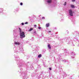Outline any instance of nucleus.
I'll return each instance as SVG.
<instances>
[{
    "instance_id": "f257e3e1",
    "label": "nucleus",
    "mask_w": 79,
    "mask_h": 79,
    "mask_svg": "<svg viewBox=\"0 0 79 79\" xmlns=\"http://www.w3.org/2000/svg\"><path fill=\"white\" fill-rule=\"evenodd\" d=\"M20 35L21 39H23V37H25V35H24V32H22L21 33H20Z\"/></svg>"
},
{
    "instance_id": "f03ea898",
    "label": "nucleus",
    "mask_w": 79,
    "mask_h": 79,
    "mask_svg": "<svg viewBox=\"0 0 79 79\" xmlns=\"http://www.w3.org/2000/svg\"><path fill=\"white\" fill-rule=\"evenodd\" d=\"M69 14L71 16H73V11H72V10L71 9H70L69 10Z\"/></svg>"
},
{
    "instance_id": "7ed1b4c3",
    "label": "nucleus",
    "mask_w": 79,
    "mask_h": 79,
    "mask_svg": "<svg viewBox=\"0 0 79 79\" xmlns=\"http://www.w3.org/2000/svg\"><path fill=\"white\" fill-rule=\"evenodd\" d=\"M52 0H47V2L48 3H52Z\"/></svg>"
},
{
    "instance_id": "20e7f679",
    "label": "nucleus",
    "mask_w": 79,
    "mask_h": 79,
    "mask_svg": "<svg viewBox=\"0 0 79 79\" xmlns=\"http://www.w3.org/2000/svg\"><path fill=\"white\" fill-rule=\"evenodd\" d=\"M71 7L72 8H75V6H74V5L71 4Z\"/></svg>"
},
{
    "instance_id": "39448f33",
    "label": "nucleus",
    "mask_w": 79,
    "mask_h": 79,
    "mask_svg": "<svg viewBox=\"0 0 79 79\" xmlns=\"http://www.w3.org/2000/svg\"><path fill=\"white\" fill-rule=\"evenodd\" d=\"M15 45H20V43L19 42H15Z\"/></svg>"
},
{
    "instance_id": "423d86ee",
    "label": "nucleus",
    "mask_w": 79,
    "mask_h": 79,
    "mask_svg": "<svg viewBox=\"0 0 79 79\" xmlns=\"http://www.w3.org/2000/svg\"><path fill=\"white\" fill-rule=\"evenodd\" d=\"M49 26H50V24H49V23H47L46 25V27H49Z\"/></svg>"
},
{
    "instance_id": "0eeeda50",
    "label": "nucleus",
    "mask_w": 79,
    "mask_h": 79,
    "mask_svg": "<svg viewBox=\"0 0 79 79\" xmlns=\"http://www.w3.org/2000/svg\"><path fill=\"white\" fill-rule=\"evenodd\" d=\"M19 32L20 34V33H21L22 32V31L21 30V28L19 27Z\"/></svg>"
},
{
    "instance_id": "6e6552de",
    "label": "nucleus",
    "mask_w": 79,
    "mask_h": 79,
    "mask_svg": "<svg viewBox=\"0 0 79 79\" xmlns=\"http://www.w3.org/2000/svg\"><path fill=\"white\" fill-rule=\"evenodd\" d=\"M48 48H49V49H51V46H50V44H48Z\"/></svg>"
},
{
    "instance_id": "1a4fd4ad",
    "label": "nucleus",
    "mask_w": 79,
    "mask_h": 79,
    "mask_svg": "<svg viewBox=\"0 0 79 79\" xmlns=\"http://www.w3.org/2000/svg\"><path fill=\"white\" fill-rule=\"evenodd\" d=\"M33 30V28H31L29 30V31H32Z\"/></svg>"
},
{
    "instance_id": "9d476101",
    "label": "nucleus",
    "mask_w": 79,
    "mask_h": 79,
    "mask_svg": "<svg viewBox=\"0 0 79 79\" xmlns=\"http://www.w3.org/2000/svg\"><path fill=\"white\" fill-rule=\"evenodd\" d=\"M42 56V55L41 54H40L38 55V58H40Z\"/></svg>"
},
{
    "instance_id": "9b49d317",
    "label": "nucleus",
    "mask_w": 79,
    "mask_h": 79,
    "mask_svg": "<svg viewBox=\"0 0 79 79\" xmlns=\"http://www.w3.org/2000/svg\"><path fill=\"white\" fill-rule=\"evenodd\" d=\"M66 3H67L66 2H65L64 3V6H65V5H66Z\"/></svg>"
},
{
    "instance_id": "f8f14e48",
    "label": "nucleus",
    "mask_w": 79,
    "mask_h": 79,
    "mask_svg": "<svg viewBox=\"0 0 79 79\" xmlns=\"http://www.w3.org/2000/svg\"><path fill=\"white\" fill-rule=\"evenodd\" d=\"M3 11V10H2V9H0V12H2Z\"/></svg>"
},
{
    "instance_id": "ddd939ff",
    "label": "nucleus",
    "mask_w": 79,
    "mask_h": 79,
    "mask_svg": "<svg viewBox=\"0 0 79 79\" xmlns=\"http://www.w3.org/2000/svg\"><path fill=\"white\" fill-rule=\"evenodd\" d=\"M75 1V0H72V2H74Z\"/></svg>"
},
{
    "instance_id": "4468645a",
    "label": "nucleus",
    "mask_w": 79,
    "mask_h": 79,
    "mask_svg": "<svg viewBox=\"0 0 79 79\" xmlns=\"http://www.w3.org/2000/svg\"><path fill=\"white\" fill-rule=\"evenodd\" d=\"M20 5H21V6L23 5V3L21 2L20 4Z\"/></svg>"
},
{
    "instance_id": "2eb2a0df",
    "label": "nucleus",
    "mask_w": 79,
    "mask_h": 79,
    "mask_svg": "<svg viewBox=\"0 0 79 79\" xmlns=\"http://www.w3.org/2000/svg\"><path fill=\"white\" fill-rule=\"evenodd\" d=\"M42 19H45V17H43L42 18Z\"/></svg>"
},
{
    "instance_id": "dca6fc26",
    "label": "nucleus",
    "mask_w": 79,
    "mask_h": 79,
    "mask_svg": "<svg viewBox=\"0 0 79 79\" xmlns=\"http://www.w3.org/2000/svg\"><path fill=\"white\" fill-rule=\"evenodd\" d=\"M25 24H28V23H27V22H26L25 23Z\"/></svg>"
},
{
    "instance_id": "f3484780",
    "label": "nucleus",
    "mask_w": 79,
    "mask_h": 79,
    "mask_svg": "<svg viewBox=\"0 0 79 79\" xmlns=\"http://www.w3.org/2000/svg\"><path fill=\"white\" fill-rule=\"evenodd\" d=\"M24 23H22V25H24Z\"/></svg>"
},
{
    "instance_id": "a211bd4d",
    "label": "nucleus",
    "mask_w": 79,
    "mask_h": 79,
    "mask_svg": "<svg viewBox=\"0 0 79 79\" xmlns=\"http://www.w3.org/2000/svg\"><path fill=\"white\" fill-rule=\"evenodd\" d=\"M34 27H37V25H34Z\"/></svg>"
},
{
    "instance_id": "6ab92c4d",
    "label": "nucleus",
    "mask_w": 79,
    "mask_h": 79,
    "mask_svg": "<svg viewBox=\"0 0 79 79\" xmlns=\"http://www.w3.org/2000/svg\"><path fill=\"white\" fill-rule=\"evenodd\" d=\"M49 70H52V68H49Z\"/></svg>"
},
{
    "instance_id": "aec40b11",
    "label": "nucleus",
    "mask_w": 79,
    "mask_h": 79,
    "mask_svg": "<svg viewBox=\"0 0 79 79\" xmlns=\"http://www.w3.org/2000/svg\"><path fill=\"white\" fill-rule=\"evenodd\" d=\"M48 32H51V31H48Z\"/></svg>"
},
{
    "instance_id": "412c9836",
    "label": "nucleus",
    "mask_w": 79,
    "mask_h": 79,
    "mask_svg": "<svg viewBox=\"0 0 79 79\" xmlns=\"http://www.w3.org/2000/svg\"><path fill=\"white\" fill-rule=\"evenodd\" d=\"M39 29H41V27H39Z\"/></svg>"
},
{
    "instance_id": "4be33fe9",
    "label": "nucleus",
    "mask_w": 79,
    "mask_h": 79,
    "mask_svg": "<svg viewBox=\"0 0 79 79\" xmlns=\"http://www.w3.org/2000/svg\"><path fill=\"white\" fill-rule=\"evenodd\" d=\"M34 33H36V31H35L34 32Z\"/></svg>"
}]
</instances>
